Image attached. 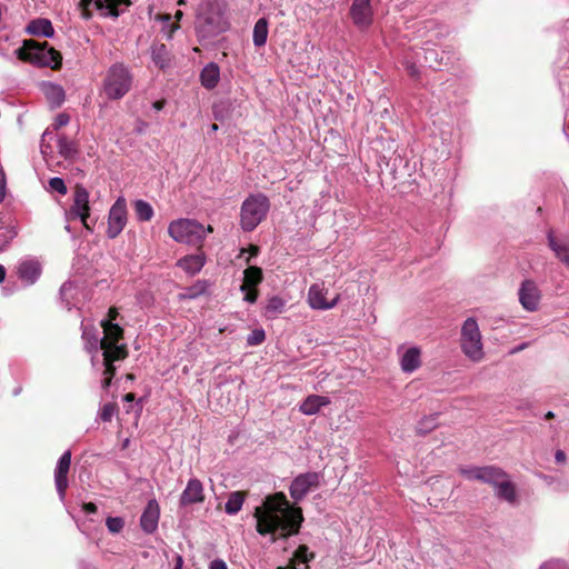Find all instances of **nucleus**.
I'll use <instances>...</instances> for the list:
<instances>
[{
	"instance_id": "f257e3e1",
	"label": "nucleus",
	"mask_w": 569,
	"mask_h": 569,
	"mask_svg": "<svg viewBox=\"0 0 569 569\" xmlns=\"http://www.w3.org/2000/svg\"><path fill=\"white\" fill-rule=\"evenodd\" d=\"M253 517L257 532L270 535L272 542L298 535L305 520L301 507L290 505L281 491L267 496L262 505L254 508Z\"/></svg>"
},
{
	"instance_id": "f03ea898",
	"label": "nucleus",
	"mask_w": 569,
	"mask_h": 569,
	"mask_svg": "<svg viewBox=\"0 0 569 569\" xmlns=\"http://www.w3.org/2000/svg\"><path fill=\"white\" fill-rule=\"evenodd\" d=\"M16 52L19 60L38 67H49L52 70H59L62 66V54L53 47H50L47 41L24 40L23 44Z\"/></svg>"
},
{
	"instance_id": "7ed1b4c3",
	"label": "nucleus",
	"mask_w": 569,
	"mask_h": 569,
	"mask_svg": "<svg viewBox=\"0 0 569 569\" xmlns=\"http://www.w3.org/2000/svg\"><path fill=\"white\" fill-rule=\"evenodd\" d=\"M211 232H213L212 226L204 227L192 219H179L172 221L168 227V233L172 239L198 248H201L206 234Z\"/></svg>"
},
{
	"instance_id": "20e7f679",
	"label": "nucleus",
	"mask_w": 569,
	"mask_h": 569,
	"mask_svg": "<svg viewBox=\"0 0 569 569\" xmlns=\"http://www.w3.org/2000/svg\"><path fill=\"white\" fill-rule=\"evenodd\" d=\"M270 209L269 198L263 193L250 194L240 209V227L243 231L254 230L267 217Z\"/></svg>"
},
{
	"instance_id": "39448f33",
	"label": "nucleus",
	"mask_w": 569,
	"mask_h": 569,
	"mask_svg": "<svg viewBox=\"0 0 569 569\" xmlns=\"http://www.w3.org/2000/svg\"><path fill=\"white\" fill-rule=\"evenodd\" d=\"M228 23L223 17L221 6L218 2H210L197 16L196 31L201 38H211L223 32Z\"/></svg>"
},
{
	"instance_id": "423d86ee",
	"label": "nucleus",
	"mask_w": 569,
	"mask_h": 569,
	"mask_svg": "<svg viewBox=\"0 0 569 569\" xmlns=\"http://www.w3.org/2000/svg\"><path fill=\"white\" fill-rule=\"evenodd\" d=\"M132 76L123 63L112 64L103 80V90L109 99H120L131 89Z\"/></svg>"
},
{
	"instance_id": "0eeeda50",
	"label": "nucleus",
	"mask_w": 569,
	"mask_h": 569,
	"mask_svg": "<svg viewBox=\"0 0 569 569\" xmlns=\"http://www.w3.org/2000/svg\"><path fill=\"white\" fill-rule=\"evenodd\" d=\"M461 349L472 361L483 358L481 333L476 319L468 318L461 328Z\"/></svg>"
},
{
	"instance_id": "6e6552de",
	"label": "nucleus",
	"mask_w": 569,
	"mask_h": 569,
	"mask_svg": "<svg viewBox=\"0 0 569 569\" xmlns=\"http://www.w3.org/2000/svg\"><path fill=\"white\" fill-rule=\"evenodd\" d=\"M320 487V473L310 471L297 476L289 488L290 496L295 502H299L312 490Z\"/></svg>"
},
{
	"instance_id": "1a4fd4ad",
	"label": "nucleus",
	"mask_w": 569,
	"mask_h": 569,
	"mask_svg": "<svg viewBox=\"0 0 569 569\" xmlns=\"http://www.w3.org/2000/svg\"><path fill=\"white\" fill-rule=\"evenodd\" d=\"M127 203L123 198H118L112 204L108 216L107 236L110 239L117 238L127 224Z\"/></svg>"
},
{
	"instance_id": "9d476101",
	"label": "nucleus",
	"mask_w": 569,
	"mask_h": 569,
	"mask_svg": "<svg viewBox=\"0 0 569 569\" xmlns=\"http://www.w3.org/2000/svg\"><path fill=\"white\" fill-rule=\"evenodd\" d=\"M89 196V191L82 184H76L70 212L81 220L86 229L91 231L92 229L88 223L90 217Z\"/></svg>"
},
{
	"instance_id": "9b49d317",
	"label": "nucleus",
	"mask_w": 569,
	"mask_h": 569,
	"mask_svg": "<svg viewBox=\"0 0 569 569\" xmlns=\"http://www.w3.org/2000/svg\"><path fill=\"white\" fill-rule=\"evenodd\" d=\"M94 2L97 9H107L108 16L118 17L120 6H130V0H80L78 8L81 11L83 19L88 20L91 18L90 6Z\"/></svg>"
},
{
	"instance_id": "f8f14e48",
	"label": "nucleus",
	"mask_w": 569,
	"mask_h": 569,
	"mask_svg": "<svg viewBox=\"0 0 569 569\" xmlns=\"http://www.w3.org/2000/svg\"><path fill=\"white\" fill-rule=\"evenodd\" d=\"M328 289L323 283H313L308 291V302L312 309L328 310L333 308L339 301V295L332 299L327 298Z\"/></svg>"
},
{
	"instance_id": "ddd939ff",
	"label": "nucleus",
	"mask_w": 569,
	"mask_h": 569,
	"mask_svg": "<svg viewBox=\"0 0 569 569\" xmlns=\"http://www.w3.org/2000/svg\"><path fill=\"white\" fill-rule=\"evenodd\" d=\"M540 299L541 292L535 281L527 279L521 282L519 302L525 310L530 312L538 310Z\"/></svg>"
},
{
	"instance_id": "4468645a",
	"label": "nucleus",
	"mask_w": 569,
	"mask_h": 569,
	"mask_svg": "<svg viewBox=\"0 0 569 569\" xmlns=\"http://www.w3.org/2000/svg\"><path fill=\"white\" fill-rule=\"evenodd\" d=\"M71 466V451L67 450L58 460L54 470V483L60 499H64L69 486L68 473Z\"/></svg>"
},
{
	"instance_id": "2eb2a0df",
	"label": "nucleus",
	"mask_w": 569,
	"mask_h": 569,
	"mask_svg": "<svg viewBox=\"0 0 569 569\" xmlns=\"http://www.w3.org/2000/svg\"><path fill=\"white\" fill-rule=\"evenodd\" d=\"M371 0H353L350 8V17L359 28H365L372 22Z\"/></svg>"
},
{
	"instance_id": "dca6fc26",
	"label": "nucleus",
	"mask_w": 569,
	"mask_h": 569,
	"mask_svg": "<svg viewBox=\"0 0 569 569\" xmlns=\"http://www.w3.org/2000/svg\"><path fill=\"white\" fill-rule=\"evenodd\" d=\"M204 498L202 482L199 479L193 478L188 481L186 489L182 491L180 505L189 506L193 503H202Z\"/></svg>"
},
{
	"instance_id": "f3484780",
	"label": "nucleus",
	"mask_w": 569,
	"mask_h": 569,
	"mask_svg": "<svg viewBox=\"0 0 569 569\" xmlns=\"http://www.w3.org/2000/svg\"><path fill=\"white\" fill-rule=\"evenodd\" d=\"M160 517V508L156 500H150L144 508L141 518L140 526L142 530L147 533H152L158 528Z\"/></svg>"
},
{
	"instance_id": "a211bd4d",
	"label": "nucleus",
	"mask_w": 569,
	"mask_h": 569,
	"mask_svg": "<svg viewBox=\"0 0 569 569\" xmlns=\"http://www.w3.org/2000/svg\"><path fill=\"white\" fill-rule=\"evenodd\" d=\"M17 273L24 283L33 284L41 274V264L34 259L23 260L19 263Z\"/></svg>"
},
{
	"instance_id": "6ab92c4d",
	"label": "nucleus",
	"mask_w": 569,
	"mask_h": 569,
	"mask_svg": "<svg viewBox=\"0 0 569 569\" xmlns=\"http://www.w3.org/2000/svg\"><path fill=\"white\" fill-rule=\"evenodd\" d=\"M206 262V256L201 248H198L196 254L186 256L178 260V266L189 274H196L199 272Z\"/></svg>"
},
{
	"instance_id": "aec40b11",
	"label": "nucleus",
	"mask_w": 569,
	"mask_h": 569,
	"mask_svg": "<svg viewBox=\"0 0 569 569\" xmlns=\"http://www.w3.org/2000/svg\"><path fill=\"white\" fill-rule=\"evenodd\" d=\"M330 399L325 396L310 395L299 406L300 412L312 416L319 412L322 407L330 405Z\"/></svg>"
},
{
	"instance_id": "412c9836",
	"label": "nucleus",
	"mask_w": 569,
	"mask_h": 569,
	"mask_svg": "<svg viewBox=\"0 0 569 569\" xmlns=\"http://www.w3.org/2000/svg\"><path fill=\"white\" fill-rule=\"evenodd\" d=\"M548 240L556 256L569 267V236L555 237L552 233H549Z\"/></svg>"
},
{
	"instance_id": "4be33fe9",
	"label": "nucleus",
	"mask_w": 569,
	"mask_h": 569,
	"mask_svg": "<svg viewBox=\"0 0 569 569\" xmlns=\"http://www.w3.org/2000/svg\"><path fill=\"white\" fill-rule=\"evenodd\" d=\"M104 337L100 340V345L119 343L124 337V330L117 323L110 321H101Z\"/></svg>"
},
{
	"instance_id": "5701e85b",
	"label": "nucleus",
	"mask_w": 569,
	"mask_h": 569,
	"mask_svg": "<svg viewBox=\"0 0 569 569\" xmlns=\"http://www.w3.org/2000/svg\"><path fill=\"white\" fill-rule=\"evenodd\" d=\"M100 348L103 351V362L124 360L129 355L128 347L124 343L100 345Z\"/></svg>"
},
{
	"instance_id": "b1692460",
	"label": "nucleus",
	"mask_w": 569,
	"mask_h": 569,
	"mask_svg": "<svg viewBox=\"0 0 569 569\" xmlns=\"http://www.w3.org/2000/svg\"><path fill=\"white\" fill-rule=\"evenodd\" d=\"M26 31L32 36H43L50 38L54 33V29L50 20L38 18L29 22Z\"/></svg>"
},
{
	"instance_id": "393cba45",
	"label": "nucleus",
	"mask_w": 569,
	"mask_h": 569,
	"mask_svg": "<svg viewBox=\"0 0 569 569\" xmlns=\"http://www.w3.org/2000/svg\"><path fill=\"white\" fill-rule=\"evenodd\" d=\"M496 496L510 505L518 502L516 485L510 480L509 476L496 488Z\"/></svg>"
},
{
	"instance_id": "a878e982",
	"label": "nucleus",
	"mask_w": 569,
	"mask_h": 569,
	"mask_svg": "<svg viewBox=\"0 0 569 569\" xmlns=\"http://www.w3.org/2000/svg\"><path fill=\"white\" fill-rule=\"evenodd\" d=\"M508 478V473L497 466H485L481 482L492 486L495 489Z\"/></svg>"
},
{
	"instance_id": "bb28decb",
	"label": "nucleus",
	"mask_w": 569,
	"mask_h": 569,
	"mask_svg": "<svg viewBox=\"0 0 569 569\" xmlns=\"http://www.w3.org/2000/svg\"><path fill=\"white\" fill-rule=\"evenodd\" d=\"M42 91L52 108L60 107L64 101V90L61 86L54 83H44Z\"/></svg>"
},
{
	"instance_id": "cd10ccee",
	"label": "nucleus",
	"mask_w": 569,
	"mask_h": 569,
	"mask_svg": "<svg viewBox=\"0 0 569 569\" xmlns=\"http://www.w3.org/2000/svg\"><path fill=\"white\" fill-rule=\"evenodd\" d=\"M220 70L217 63H208L200 73L201 84L206 89H213L219 82Z\"/></svg>"
},
{
	"instance_id": "c85d7f7f",
	"label": "nucleus",
	"mask_w": 569,
	"mask_h": 569,
	"mask_svg": "<svg viewBox=\"0 0 569 569\" xmlns=\"http://www.w3.org/2000/svg\"><path fill=\"white\" fill-rule=\"evenodd\" d=\"M401 369L405 372H412L417 370L420 365V350L418 348H409L402 356L401 361Z\"/></svg>"
},
{
	"instance_id": "c756f323",
	"label": "nucleus",
	"mask_w": 569,
	"mask_h": 569,
	"mask_svg": "<svg viewBox=\"0 0 569 569\" xmlns=\"http://www.w3.org/2000/svg\"><path fill=\"white\" fill-rule=\"evenodd\" d=\"M263 280L262 269L257 266H250L243 271V281L241 284V291H244L249 287L257 288Z\"/></svg>"
},
{
	"instance_id": "7c9ffc66",
	"label": "nucleus",
	"mask_w": 569,
	"mask_h": 569,
	"mask_svg": "<svg viewBox=\"0 0 569 569\" xmlns=\"http://www.w3.org/2000/svg\"><path fill=\"white\" fill-rule=\"evenodd\" d=\"M286 301L279 296L268 298L263 308V316L268 319H274L283 312Z\"/></svg>"
},
{
	"instance_id": "2f4dec72",
	"label": "nucleus",
	"mask_w": 569,
	"mask_h": 569,
	"mask_svg": "<svg viewBox=\"0 0 569 569\" xmlns=\"http://www.w3.org/2000/svg\"><path fill=\"white\" fill-rule=\"evenodd\" d=\"M248 496V491H233L229 495L224 506V510L228 515L238 513Z\"/></svg>"
},
{
	"instance_id": "473e14b6",
	"label": "nucleus",
	"mask_w": 569,
	"mask_h": 569,
	"mask_svg": "<svg viewBox=\"0 0 569 569\" xmlns=\"http://www.w3.org/2000/svg\"><path fill=\"white\" fill-rule=\"evenodd\" d=\"M268 22L264 18L259 19L253 28V43L256 47H262L267 42Z\"/></svg>"
},
{
	"instance_id": "72a5a7b5",
	"label": "nucleus",
	"mask_w": 569,
	"mask_h": 569,
	"mask_svg": "<svg viewBox=\"0 0 569 569\" xmlns=\"http://www.w3.org/2000/svg\"><path fill=\"white\" fill-rule=\"evenodd\" d=\"M152 60L160 69L169 66L170 54L166 44L161 43L152 49Z\"/></svg>"
},
{
	"instance_id": "f704fd0d",
	"label": "nucleus",
	"mask_w": 569,
	"mask_h": 569,
	"mask_svg": "<svg viewBox=\"0 0 569 569\" xmlns=\"http://www.w3.org/2000/svg\"><path fill=\"white\" fill-rule=\"evenodd\" d=\"M58 150L66 159L72 158L77 153L76 144L66 136L58 138Z\"/></svg>"
},
{
	"instance_id": "c9c22d12",
	"label": "nucleus",
	"mask_w": 569,
	"mask_h": 569,
	"mask_svg": "<svg viewBox=\"0 0 569 569\" xmlns=\"http://www.w3.org/2000/svg\"><path fill=\"white\" fill-rule=\"evenodd\" d=\"M134 211L138 220L140 221H150L153 217V209L149 202L144 200H137L134 202Z\"/></svg>"
},
{
	"instance_id": "e433bc0d",
	"label": "nucleus",
	"mask_w": 569,
	"mask_h": 569,
	"mask_svg": "<svg viewBox=\"0 0 569 569\" xmlns=\"http://www.w3.org/2000/svg\"><path fill=\"white\" fill-rule=\"evenodd\" d=\"M315 558L313 552H309V548L306 545H300L290 560L291 563H308Z\"/></svg>"
},
{
	"instance_id": "4c0bfd02",
	"label": "nucleus",
	"mask_w": 569,
	"mask_h": 569,
	"mask_svg": "<svg viewBox=\"0 0 569 569\" xmlns=\"http://www.w3.org/2000/svg\"><path fill=\"white\" fill-rule=\"evenodd\" d=\"M438 415H431L421 419L417 426L419 433L426 435L438 427L437 422Z\"/></svg>"
},
{
	"instance_id": "58836bf2",
	"label": "nucleus",
	"mask_w": 569,
	"mask_h": 569,
	"mask_svg": "<svg viewBox=\"0 0 569 569\" xmlns=\"http://www.w3.org/2000/svg\"><path fill=\"white\" fill-rule=\"evenodd\" d=\"M483 467H460L459 473L468 480H478L482 479Z\"/></svg>"
},
{
	"instance_id": "ea45409f",
	"label": "nucleus",
	"mask_w": 569,
	"mask_h": 569,
	"mask_svg": "<svg viewBox=\"0 0 569 569\" xmlns=\"http://www.w3.org/2000/svg\"><path fill=\"white\" fill-rule=\"evenodd\" d=\"M106 526L111 533H119L124 527V521L120 517H108Z\"/></svg>"
},
{
	"instance_id": "a19ab883",
	"label": "nucleus",
	"mask_w": 569,
	"mask_h": 569,
	"mask_svg": "<svg viewBox=\"0 0 569 569\" xmlns=\"http://www.w3.org/2000/svg\"><path fill=\"white\" fill-rule=\"evenodd\" d=\"M117 409H118V406L114 402L104 403L103 407L100 410V413H99L100 419L102 421H111V419L114 416Z\"/></svg>"
},
{
	"instance_id": "79ce46f5",
	"label": "nucleus",
	"mask_w": 569,
	"mask_h": 569,
	"mask_svg": "<svg viewBox=\"0 0 569 569\" xmlns=\"http://www.w3.org/2000/svg\"><path fill=\"white\" fill-rule=\"evenodd\" d=\"M264 339H266L264 331L262 329H259V330H253L248 336L247 342L250 346H257V345L262 343L264 341Z\"/></svg>"
},
{
	"instance_id": "37998d69",
	"label": "nucleus",
	"mask_w": 569,
	"mask_h": 569,
	"mask_svg": "<svg viewBox=\"0 0 569 569\" xmlns=\"http://www.w3.org/2000/svg\"><path fill=\"white\" fill-rule=\"evenodd\" d=\"M49 186L52 190L60 194H66L68 189L64 181L61 178L54 177L49 180Z\"/></svg>"
},
{
	"instance_id": "c03bdc74",
	"label": "nucleus",
	"mask_w": 569,
	"mask_h": 569,
	"mask_svg": "<svg viewBox=\"0 0 569 569\" xmlns=\"http://www.w3.org/2000/svg\"><path fill=\"white\" fill-rule=\"evenodd\" d=\"M244 300L250 302V303H254L258 299V296H259V291L257 288H247L244 291Z\"/></svg>"
},
{
	"instance_id": "a18cd8bd",
	"label": "nucleus",
	"mask_w": 569,
	"mask_h": 569,
	"mask_svg": "<svg viewBox=\"0 0 569 569\" xmlns=\"http://www.w3.org/2000/svg\"><path fill=\"white\" fill-rule=\"evenodd\" d=\"M69 121H70L69 114H67L64 112L63 113H59L57 116L56 120H54L53 126H54L56 129H58V128L67 126L69 123Z\"/></svg>"
},
{
	"instance_id": "49530a36",
	"label": "nucleus",
	"mask_w": 569,
	"mask_h": 569,
	"mask_svg": "<svg viewBox=\"0 0 569 569\" xmlns=\"http://www.w3.org/2000/svg\"><path fill=\"white\" fill-rule=\"evenodd\" d=\"M6 186H7L6 174H4V171L2 170V168H0V203L6 198Z\"/></svg>"
},
{
	"instance_id": "de8ad7c7",
	"label": "nucleus",
	"mask_w": 569,
	"mask_h": 569,
	"mask_svg": "<svg viewBox=\"0 0 569 569\" xmlns=\"http://www.w3.org/2000/svg\"><path fill=\"white\" fill-rule=\"evenodd\" d=\"M103 365H104L103 376L113 379L116 371H117V368L113 365V362H103Z\"/></svg>"
},
{
	"instance_id": "09e8293b",
	"label": "nucleus",
	"mask_w": 569,
	"mask_h": 569,
	"mask_svg": "<svg viewBox=\"0 0 569 569\" xmlns=\"http://www.w3.org/2000/svg\"><path fill=\"white\" fill-rule=\"evenodd\" d=\"M119 317V311L117 307H110L107 313V319H103L102 321H110L113 322Z\"/></svg>"
},
{
	"instance_id": "8fccbe9b",
	"label": "nucleus",
	"mask_w": 569,
	"mask_h": 569,
	"mask_svg": "<svg viewBox=\"0 0 569 569\" xmlns=\"http://www.w3.org/2000/svg\"><path fill=\"white\" fill-rule=\"evenodd\" d=\"M406 70H407V73L411 77V78H417L419 76V70L418 68L416 67L415 63H407L406 64Z\"/></svg>"
},
{
	"instance_id": "3c124183",
	"label": "nucleus",
	"mask_w": 569,
	"mask_h": 569,
	"mask_svg": "<svg viewBox=\"0 0 569 569\" xmlns=\"http://www.w3.org/2000/svg\"><path fill=\"white\" fill-rule=\"evenodd\" d=\"M82 509H83V511H84V512H87V513H96V512H97V510H98V508H97L96 503H93V502H84V503L82 505Z\"/></svg>"
},
{
	"instance_id": "603ef678",
	"label": "nucleus",
	"mask_w": 569,
	"mask_h": 569,
	"mask_svg": "<svg viewBox=\"0 0 569 569\" xmlns=\"http://www.w3.org/2000/svg\"><path fill=\"white\" fill-rule=\"evenodd\" d=\"M210 569H228V568L223 560L216 559L210 563Z\"/></svg>"
},
{
	"instance_id": "864d4df0",
	"label": "nucleus",
	"mask_w": 569,
	"mask_h": 569,
	"mask_svg": "<svg viewBox=\"0 0 569 569\" xmlns=\"http://www.w3.org/2000/svg\"><path fill=\"white\" fill-rule=\"evenodd\" d=\"M173 560H174V568L173 569H182V567H183V558H182V556L176 553Z\"/></svg>"
},
{
	"instance_id": "5fc2aeb1",
	"label": "nucleus",
	"mask_w": 569,
	"mask_h": 569,
	"mask_svg": "<svg viewBox=\"0 0 569 569\" xmlns=\"http://www.w3.org/2000/svg\"><path fill=\"white\" fill-rule=\"evenodd\" d=\"M555 458L557 462L562 463L566 461V453L562 450H557Z\"/></svg>"
},
{
	"instance_id": "6e6d98bb",
	"label": "nucleus",
	"mask_w": 569,
	"mask_h": 569,
	"mask_svg": "<svg viewBox=\"0 0 569 569\" xmlns=\"http://www.w3.org/2000/svg\"><path fill=\"white\" fill-rule=\"evenodd\" d=\"M164 104H166V100H163V99H162V100H157V101H154V102H153V104H152V107H153L157 111H160V110H162V109H163Z\"/></svg>"
},
{
	"instance_id": "4d7b16f0",
	"label": "nucleus",
	"mask_w": 569,
	"mask_h": 569,
	"mask_svg": "<svg viewBox=\"0 0 569 569\" xmlns=\"http://www.w3.org/2000/svg\"><path fill=\"white\" fill-rule=\"evenodd\" d=\"M112 382V378L104 377L101 383L102 389L107 390Z\"/></svg>"
},
{
	"instance_id": "13d9d810",
	"label": "nucleus",
	"mask_w": 569,
	"mask_h": 569,
	"mask_svg": "<svg viewBox=\"0 0 569 569\" xmlns=\"http://www.w3.org/2000/svg\"><path fill=\"white\" fill-rule=\"evenodd\" d=\"M136 395L133 392H128L124 395L123 400L127 402L134 401Z\"/></svg>"
},
{
	"instance_id": "bf43d9fd",
	"label": "nucleus",
	"mask_w": 569,
	"mask_h": 569,
	"mask_svg": "<svg viewBox=\"0 0 569 569\" xmlns=\"http://www.w3.org/2000/svg\"><path fill=\"white\" fill-rule=\"evenodd\" d=\"M177 29H179V24H178V23H173V24H171L170 30H169V32H168V38H171V37H172V34H173V32H174Z\"/></svg>"
},
{
	"instance_id": "052dcab7",
	"label": "nucleus",
	"mask_w": 569,
	"mask_h": 569,
	"mask_svg": "<svg viewBox=\"0 0 569 569\" xmlns=\"http://www.w3.org/2000/svg\"><path fill=\"white\" fill-rule=\"evenodd\" d=\"M6 279V268L0 264V283H2Z\"/></svg>"
},
{
	"instance_id": "680f3d73",
	"label": "nucleus",
	"mask_w": 569,
	"mask_h": 569,
	"mask_svg": "<svg viewBox=\"0 0 569 569\" xmlns=\"http://www.w3.org/2000/svg\"><path fill=\"white\" fill-rule=\"evenodd\" d=\"M189 291H190V293H189L190 297H196L200 292H202V289L201 290H197L196 288H190Z\"/></svg>"
},
{
	"instance_id": "e2e57ef3",
	"label": "nucleus",
	"mask_w": 569,
	"mask_h": 569,
	"mask_svg": "<svg viewBox=\"0 0 569 569\" xmlns=\"http://www.w3.org/2000/svg\"><path fill=\"white\" fill-rule=\"evenodd\" d=\"M553 417H555V415H553V412H552V411H548V412L546 413V416H545V418H546L547 420L552 419Z\"/></svg>"
},
{
	"instance_id": "0e129e2a",
	"label": "nucleus",
	"mask_w": 569,
	"mask_h": 569,
	"mask_svg": "<svg viewBox=\"0 0 569 569\" xmlns=\"http://www.w3.org/2000/svg\"><path fill=\"white\" fill-rule=\"evenodd\" d=\"M182 16H183V13H182V11H180V10H178V11L176 12V14H174V17H176V19H177V20H180V19L182 18Z\"/></svg>"
},
{
	"instance_id": "69168bd1",
	"label": "nucleus",
	"mask_w": 569,
	"mask_h": 569,
	"mask_svg": "<svg viewBox=\"0 0 569 569\" xmlns=\"http://www.w3.org/2000/svg\"><path fill=\"white\" fill-rule=\"evenodd\" d=\"M250 249H251V253H252V254H257V253H258V251H259V249H258V247H257V246H251V248H250Z\"/></svg>"
},
{
	"instance_id": "338daca9",
	"label": "nucleus",
	"mask_w": 569,
	"mask_h": 569,
	"mask_svg": "<svg viewBox=\"0 0 569 569\" xmlns=\"http://www.w3.org/2000/svg\"><path fill=\"white\" fill-rule=\"evenodd\" d=\"M126 378H127L128 380H134V379H136V377H134V375H133V373H127V375H126Z\"/></svg>"
},
{
	"instance_id": "774afa93",
	"label": "nucleus",
	"mask_w": 569,
	"mask_h": 569,
	"mask_svg": "<svg viewBox=\"0 0 569 569\" xmlns=\"http://www.w3.org/2000/svg\"><path fill=\"white\" fill-rule=\"evenodd\" d=\"M211 130H212V131L218 130V124H217V123H213V124L211 126Z\"/></svg>"
}]
</instances>
